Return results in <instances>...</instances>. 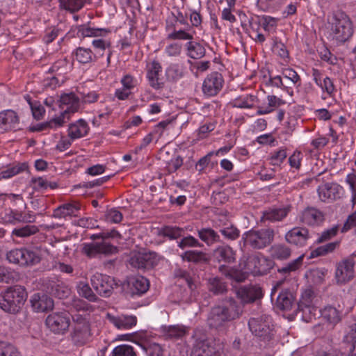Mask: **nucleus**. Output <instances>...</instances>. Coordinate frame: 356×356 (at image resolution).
<instances>
[{
	"instance_id": "1",
	"label": "nucleus",
	"mask_w": 356,
	"mask_h": 356,
	"mask_svg": "<svg viewBox=\"0 0 356 356\" xmlns=\"http://www.w3.org/2000/svg\"><path fill=\"white\" fill-rule=\"evenodd\" d=\"M241 313L236 301L230 298L225 300L222 305L211 309L207 318V324L211 328L219 330L226 322L238 318Z\"/></svg>"
},
{
	"instance_id": "2",
	"label": "nucleus",
	"mask_w": 356,
	"mask_h": 356,
	"mask_svg": "<svg viewBox=\"0 0 356 356\" xmlns=\"http://www.w3.org/2000/svg\"><path fill=\"white\" fill-rule=\"evenodd\" d=\"M27 299L26 289L20 285L8 287L0 293V308L6 312L16 314Z\"/></svg>"
},
{
	"instance_id": "3",
	"label": "nucleus",
	"mask_w": 356,
	"mask_h": 356,
	"mask_svg": "<svg viewBox=\"0 0 356 356\" xmlns=\"http://www.w3.org/2000/svg\"><path fill=\"white\" fill-rule=\"evenodd\" d=\"M199 330L195 331L191 356H220L224 348L222 342L202 336Z\"/></svg>"
},
{
	"instance_id": "4",
	"label": "nucleus",
	"mask_w": 356,
	"mask_h": 356,
	"mask_svg": "<svg viewBox=\"0 0 356 356\" xmlns=\"http://www.w3.org/2000/svg\"><path fill=\"white\" fill-rule=\"evenodd\" d=\"M275 232L270 228L251 229L243 234L244 246L260 250L270 245L274 240Z\"/></svg>"
},
{
	"instance_id": "5",
	"label": "nucleus",
	"mask_w": 356,
	"mask_h": 356,
	"mask_svg": "<svg viewBox=\"0 0 356 356\" xmlns=\"http://www.w3.org/2000/svg\"><path fill=\"white\" fill-rule=\"evenodd\" d=\"M332 31L334 39L339 43L348 40L353 33L352 22L343 11H337L333 16Z\"/></svg>"
},
{
	"instance_id": "6",
	"label": "nucleus",
	"mask_w": 356,
	"mask_h": 356,
	"mask_svg": "<svg viewBox=\"0 0 356 356\" xmlns=\"http://www.w3.org/2000/svg\"><path fill=\"white\" fill-rule=\"evenodd\" d=\"M248 326L252 333L261 340L269 341L274 336L272 319L268 315H261L250 318Z\"/></svg>"
},
{
	"instance_id": "7",
	"label": "nucleus",
	"mask_w": 356,
	"mask_h": 356,
	"mask_svg": "<svg viewBox=\"0 0 356 356\" xmlns=\"http://www.w3.org/2000/svg\"><path fill=\"white\" fill-rule=\"evenodd\" d=\"M74 326L71 333L72 341L76 346L88 343L91 338L90 326L88 321L80 314L73 316Z\"/></svg>"
},
{
	"instance_id": "8",
	"label": "nucleus",
	"mask_w": 356,
	"mask_h": 356,
	"mask_svg": "<svg viewBox=\"0 0 356 356\" xmlns=\"http://www.w3.org/2000/svg\"><path fill=\"white\" fill-rule=\"evenodd\" d=\"M355 261L353 256L343 259L336 264L334 279L338 285L350 282L355 277Z\"/></svg>"
},
{
	"instance_id": "9",
	"label": "nucleus",
	"mask_w": 356,
	"mask_h": 356,
	"mask_svg": "<svg viewBox=\"0 0 356 356\" xmlns=\"http://www.w3.org/2000/svg\"><path fill=\"white\" fill-rule=\"evenodd\" d=\"M6 259L10 263L20 266L34 265L40 261V257L34 251L26 248H15L6 254Z\"/></svg>"
},
{
	"instance_id": "10",
	"label": "nucleus",
	"mask_w": 356,
	"mask_h": 356,
	"mask_svg": "<svg viewBox=\"0 0 356 356\" xmlns=\"http://www.w3.org/2000/svg\"><path fill=\"white\" fill-rule=\"evenodd\" d=\"M90 283L96 292L105 298L112 294L114 286L116 285L113 277L99 273H96L91 277Z\"/></svg>"
},
{
	"instance_id": "11",
	"label": "nucleus",
	"mask_w": 356,
	"mask_h": 356,
	"mask_svg": "<svg viewBox=\"0 0 356 356\" xmlns=\"http://www.w3.org/2000/svg\"><path fill=\"white\" fill-rule=\"evenodd\" d=\"M46 325L47 327L56 334H63L67 330L70 326V318L64 313H52L46 318Z\"/></svg>"
},
{
	"instance_id": "12",
	"label": "nucleus",
	"mask_w": 356,
	"mask_h": 356,
	"mask_svg": "<svg viewBox=\"0 0 356 356\" xmlns=\"http://www.w3.org/2000/svg\"><path fill=\"white\" fill-rule=\"evenodd\" d=\"M224 79L221 74L213 72L207 76L202 83V92L204 95L213 97L222 88Z\"/></svg>"
},
{
	"instance_id": "13",
	"label": "nucleus",
	"mask_w": 356,
	"mask_h": 356,
	"mask_svg": "<svg viewBox=\"0 0 356 356\" xmlns=\"http://www.w3.org/2000/svg\"><path fill=\"white\" fill-rule=\"evenodd\" d=\"M156 263V254L152 252L134 253L129 259V264L138 269H150Z\"/></svg>"
},
{
	"instance_id": "14",
	"label": "nucleus",
	"mask_w": 356,
	"mask_h": 356,
	"mask_svg": "<svg viewBox=\"0 0 356 356\" xmlns=\"http://www.w3.org/2000/svg\"><path fill=\"white\" fill-rule=\"evenodd\" d=\"M343 191V187L335 183H327L318 188L319 198L323 202H332L339 199Z\"/></svg>"
},
{
	"instance_id": "15",
	"label": "nucleus",
	"mask_w": 356,
	"mask_h": 356,
	"mask_svg": "<svg viewBox=\"0 0 356 356\" xmlns=\"http://www.w3.org/2000/svg\"><path fill=\"white\" fill-rule=\"evenodd\" d=\"M269 260L262 255L248 257L243 268L255 274H264L270 268Z\"/></svg>"
},
{
	"instance_id": "16",
	"label": "nucleus",
	"mask_w": 356,
	"mask_h": 356,
	"mask_svg": "<svg viewBox=\"0 0 356 356\" xmlns=\"http://www.w3.org/2000/svg\"><path fill=\"white\" fill-rule=\"evenodd\" d=\"M32 309L35 312H47L54 306L53 299L44 293H36L30 298Z\"/></svg>"
},
{
	"instance_id": "17",
	"label": "nucleus",
	"mask_w": 356,
	"mask_h": 356,
	"mask_svg": "<svg viewBox=\"0 0 356 356\" xmlns=\"http://www.w3.org/2000/svg\"><path fill=\"white\" fill-rule=\"evenodd\" d=\"M161 65L157 61L154 60L148 66L147 78L149 86L154 89L159 90L164 87L165 79L161 76Z\"/></svg>"
},
{
	"instance_id": "18",
	"label": "nucleus",
	"mask_w": 356,
	"mask_h": 356,
	"mask_svg": "<svg viewBox=\"0 0 356 356\" xmlns=\"http://www.w3.org/2000/svg\"><path fill=\"white\" fill-rule=\"evenodd\" d=\"M19 118L17 113L11 109L0 112V129L4 131L19 129Z\"/></svg>"
},
{
	"instance_id": "19",
	"label": "nucleus",
	"mask_w": 356,
	"mask_h": 356,
	"mask_svg": "<svg viewBox=\"0 0 356 356\" xmlns=\"http://www.w3.org/2000/svg\"><path fill=\"white\" fill-rule=\"evenodd\" d=\"M237 296L243 303L253 302L263 296L262 289L259 286H248L239 288Z\"/></svg>"
},
{
	"instance_id": "20",
	"label": "nucleus",
	"mask_w": 356,
	"mask_h": 356,
	"mask_svg": "<svg viewBox=\"0 0 356 356\" xmlns=\"http://www.w3.org/2000/svg\"><path fill=\"white\" fill-rule=\"evenodd\" d=\"M309 232L305 227H294L285 235L286 241L297 246H304L309 238Z\"/></svg>"
},
{
	"instance_id": "21",
	"label": "nucleus",
	"mask_w": 356,
	"mask_h": 356,
	"mask_svg": "<svg viewBox=\"0 0 356 356\" xmlns=\"http://www.w3.org/2000/svg\"><path fill=\"white\" fill-rule=\"evenodd\" d=\"M106 318L115 327L120 330H129L134 327L137 323V318L134 315L114 316L108 313Z\"/></svg>"
},
{
	"instance_id": "22",
	"label": "nucleus",
	"mask_w": 356,
	"mask_h": 356,
	"mask_svg": "<svg viewBox=\"0 0 356 356\" xmlns=\"http://www.w3.org/2000/svg\"><path fill=\"white\" fill-rule=\"evenodd\" d=\"M60 107L62 109H64V106H65V109L60 114H64V118L66 115L70 113H75L76 112L80 106V99L74 92L70 93H64L60 97Z\"/></svg>"
},
{
	"instance_id": "23",
	"label": "nucleus",
	"mask_w": 356,
	"mask_h": 356,
	"mask_svg": "<svg viewBox=\"0 0 356 356\" xmlns=\"http://www.w3.org/2000/svg\"><path fill=\"white\" fill-rule=\"evenodd\" d=\"M3 220L6 223L16 225L17 223H31L35 220V216L31 213H22L10 210L5 213Z\"/></svg>"
},
{
	"instance_id": "24",
	"label": "nucleus",
	"mask_w": 356,
	"mask_h": 356,
	"mask_svg": "<svg viewBox=\"0 0 356 356\" xmlns=\"http://www.w3.org/2000/svg\"><path fill=\"white\" fill-rule=\"evenodd\" d=\"M215 259L218 262L231 264L236 260V252L232 247L228 245H220L216 247L213 252Z\"/></svg>"
},
{
	"instance_id": "25",
	"label": "nucleus",
	"mask_w": 356,
	"mask_h": 356,
	"mask_svg": "<svg viewBox=\"0 0 356 356\" xmlns=\"http://www.w3.org/2000/svg\"><path fill=\"white\" fill-rule=\"evenodd\" d=\"M300 220L305 225H316L323 220V213L313 207H308L302 211Z\"/></svg>"
},
{
	"instance_id": "26",
	"label": "nucleus",
	"mask_w": 356,
	"mask_h": 356,
	"mask_svg": "<svg viewBox=\"0 0 356 356\" xmlns=\"http://www.w3.org/2000/svg\"><path fill=\"white\" fill-rule=\"evenodd\" d=\"M128 286L132 295H141L149 289V281L143 276L131 277L128 281Z\"/></svg>"
},
{
	"instance_id": "27",
	"label": "nucleus",
	"mask_w": 356,
	"mask_h": 356,
	"mask_svg": "<svg viewBox=\"0 0 356 356\" xmlns=\"http://www.w3.org/2000/svg\"><path fill=\"white\" fill-rule=\"evenodd\" d=\"M289 211V207L269 209L263 212L261 220L264 222L280 221L288 215Z\"/></svg>"
},
{
	"instance_id": "28",
	"label": "nucleus",
	"mask_w": 356,
	"mask_h": 356,
	"mask_svg": "<svg viewBox=\"0 0 356 356\" xmlns=\"http://www.w3.org/2000/svg\"><path fill=\"white\" fill-rule=\"evenodd\" d=\"M89 130L88 123L83 119H80L71 124L68 128V136L75 140L85 136Z\"/></svg>"
},
{
	"instance_id": "29",
	"label": "nucleus",
	"mask_w": 356,
	"mask_h": 356,
	"mask_svg": "<svg viewBox=\"0 0 356 356\" xmlns=\"http://www.w3.org/2000/svg\"><path fill=\"white\" fill-rule=\"evenodd\" d=\"M80 209V204L77 202L64 204L54 211V217L58 218H65L70 216H76V213Z\"/></svg>"
},
{
	"instance_id": "30",
	"label": "nucleus",
	"mask_w": 356,
	"mask_h": 356,
	"mask_svg": "<svg viewBox=\"0 0 356 356\" xmlns=\"http://www.w3.org/2000/svg\"><path fill=\"white\" fill-rule=\"evenodd\" d=\"M322 318L333 328L341 321L339 312L334 307L326 306L320 310Z\"/></svg>"
},
{
	"instance_id": "31",
	"label": "nucleus",
	"mask_w": 356,
	"mask_h": 356,
	"mask_svg": "<svg viewBox=\"0 0 356 356\" xmlns=\"http://www.w3.org/2000/svg\"><path fill=\"white\" fill-rule=\"evenodd\" d=\"M186 55L193 59H200L205 56L206 50L202 44L194 41H188L186 44Z\"/></svg>"
},
{
	"instance_id": "32",
	"label": "nucleus",
	"mask_w": 356,
	"mask_h": 356,
	"mask_svg": "<svg viewBox=\"0 0 356 356\" xmlns=\"http://www.w3.org/2000/svg\"><path fill=\"white\" fill-rule=\"evenodd\" d=\"M65 121H64V114H63L51 119L49 122L31 126L29 127V130L32 132H35L41 131L47 128L56 129L58 127H62L65 124Z\"/></svg>"
},
{
	"instance_id": "33",
	"label": "nucleus",
	"mask_w": 356,
	"mask_h": 356,
	"mask_svg": "<svg viewBox=\"0 0 356 356\" xmlns=\"http://www.w3.org/2000/svg\"><path fill=\"white\" fill-rule=\"evenodd\" d=\"M293 301V296L289 291H282L276 298V306L281 310H289Z\"/></svg>"
},
{
	"instance_id": "34",
	"label": "nucleus",
	"mask_w": 356,
	"mask_h": 356,
	"mask_svg": "<svg viewBox=\"0 0 356 356\" xmlns=\"http://www.w3.org/2000/svg\"><path fill=\"white\" fill-rule=\"evenodd\" d=\"M162 332L165 338L177 339L183 337L186 334V328L183 325H170L162 327Z\"/></svg>"
},
{
	"instance_id": "35",
	"label": "nucleus",
	"mask_w": 356,
	"mask_h": 356,
	"mask_svg": "<svg viewBox=\"0 0 356 356\" xmlns=\"http://www.w3.org/2000/svg\"><path fill=\"white\" fill-rule=\"evenodd\" d=\"M268 105L260 106L257 111V115H265L271 113L275 108L284 104V102L275 95H268L267 97Z\"/></svg>"
},
{
	"instance_id": "36",
	"label": "nucleus",
	"mask_w": 356,
	"mask_h": 356,
	"mask_svg": "<svg viewBox=\"0 0 356 356\" xmlns=\"http://www.w3.org/2000/svg\"><path fill=\"white\" fill-rule=\"evenodd\" d=\"M110 32L106 29L91 28L86 25H81L78 27V34L82 37H98L104 36Z\"/></svg>"
},
{
	"instance_id": "37",
	"label": "nucleus",
	"mask_w": 356,
	"mask_h": 356,
	"mask_svg": "<svg viewBox=\"0 0 356 356\" xmlns=\"http://www.w3.org/2000/svg\"><path fill=\"white\" fill-rule=\"evenodd\" d=\"M197 232L200 238L208 245H211L220 241V236L211 228H202L199 229Z\"/></svg>"
},
{
	"instance_id": "38",
	"label": "nucleus",
	"mask_w": 356,
	"mask_h": 356,
	"mask_svg": "<svg viewBox=\"0 0 356 356\" xmlns=\"http://www.w3.org/2000/svg\"><path fill=\"white\" fill-rule=\"evenodd\" d=\"M181 257L184 261L195 264L207 261L206 253L197 250L186 251L181 254Z\"/></svg>"
},
{
	"instance_id": "39",
	"label": "nucleus",
	"mask_w": 356,
	"mask_h": 356,
	"mask_svg": "<svg viewBox=\"0 0 356 356\" xmlns=\"http://www.w3.org/2000/svg\"><path fill=\"white\" fill-rule=\"evenodd\" d=\"M91 0H59L61 8L71 13L80 10L86 3Z\"/></svg>"
},
{
	"instance_id": "40",
	"label": "nucleus",
	"mask_w": 356,
	"mask_h": 356,
	"mask_svg": "<svg viewBox=\"0 0 356 356\" xmlns=\"http://www.w3.org/2000/svg\"><path fill=\"white\" fill-rule=\"evenodd\" d=\"M271 255L274 259L285 260L289 258L291 254V249L283 244H275L270 248Z\"/></svg>"
},
{
	"instance_id": "41",
	"label": "nucleus",
	"mask_w": 356,
	"mask_h": 356,
	"mask_svg": "<svg viewBox=\"0 0 356 356\" xmlns=\"http://www.w3.org/2000/svg\"><path fill=\"white\" fill-rule=\"evenodd\" d=\"M76 60L83 64L89 63L96 59V56L91 49L84 47H78L75 50Z\"/></svg>"
},
{
	"instance_id": "42",
	"label": "nucleus",
	"mask_w": 356,
	"mask_h": 356,
	"mask_svg": "<svg viewBox=\"0 0 356 356\" xmlns=\"http://www.w3.org/2000/svg\"><path fill=\"white\" fill-rule=\"evenodd\" d=\"M319 312L320 310L312 305L298 307V313L301 314V317L305 322H309L312 319H315Z\"/></svg>"
},
{
	"instance_id": "43",
	"label": "nucleus",
	"mask_w": 356,
	"mask_h": 356,
	"mask_svg": "<svg viewBox=\"0 0 356 356\" xmlns=\"http://www.w3.org/2000/svg\"><path fill=\"white\" fill-rule=\"evenodd\" d=\"M76 290L79 295L90 302H97V296L94 293L92 289L88 283L79 282L76 286Z\"/></svg>"
},
{
	"instance_id": "44",
	"label": "nucleus",
	"mask_w": 356,
	"mask_h": 356,
	"mask_svg": "<svg viewBox=\"0 0 356 356\" xmlns=\"http://www.w3.org/2000/svg\"><path fill=\"white\" fill-rule=\"evenodd\" d=\"M208 284L209 290L215 295L223 294L227 291L225 283L218 277L209 279Z\"/></svg>"
},
{
	"instance_id": "45",
	"label": "nucleus",
	"mask_w": 356,
	"mask_h": 356,
	"mask_svg": "<svg viewBox=\"0 0 356 356\" xmlns=\"http://www.w3.org/2000/svg\"><path fill=\"white\" fill-rule=\"evenodd\" d=\"M339 243L338 241H334L319 246L311 252L310 257L314 258L326 255L328 253L332 252L339 246Z\"/></svg>"
},
{
	"instance_id": "46",
	"label": "nucleus",
	"mask_w": 356,
	"mask_h": 356,
	"mask_svg": "<svg viewBox=\"0 0 356 356\" xmlns=\"http://www.w3.org/2000/svg\"><path fill=\"white\" fill-rule=\"evenodd\" d=\"M39 232V229L35 225H26L22 227L15 228L12 231V236L17 237L26 238L29 237Z\"/></svg>"
},
{
	"instance_id": "47",
	"label": "nucleus",
	"mask_w": 356,
	"mask_h": 356,
	"mask_svg": "<svg viewBox=\"0 0 356 356\" xmlns=\"http://www.w3.org/2000/svg\"><path fill=\"white\" fill-rule=\"evenodd\" d=\"M184 74V68L179 65H172L169 66L165 71L167 79L172 82H175L181 79Z\"/></svg>"
},
{
	"instance_id": "48",
	"label": "nucleus",
	"mask_w": 356,
	"mask_h": 356,
	"mask_svg": "<svg viewBox=\"0 0 356 356\" xmlns=\"http://www.w3.org/2000/svg\"><path fill=\"white\" fill-rule=\"evenodd\" d=\"M303 258H304V255L303 254L300 255L297 259L289 262L284 266L279 268L278 272L282 274L286 275V274L291 273V272H294V271L297 270L302 265Z\"/></svg>"
},
{
	"instance_id": "49",
	"label": "nucleus",
	"mask_w": 356,
	"mask_h": 356,
	"mask_svg": "<svg viewBox=\"0 0 356 356\" xmlns=\"http://www.w3.org/2000/svg\"><path fill=\"white\" fill-rule=\"evenodd\" d=\"M28 165L26 163H18L15 166L8 168L7 170H3L0 175L2 178L8 179L14 175H16L26 170Z\"/></svg>"
},
{
	"instance_id": "50",
	"label": "nucleus",
	"mask_w": 356,
	"mask_h": 356,
	"mask_svg": "<svg viewBox=\"0 0 356 356\" xmlns=\"http://www.w3.org/2000/svg\"><path fill=\"white\" fill-rule=\"evenodd\" d=\"M28 165L26 163H18L15 166L8 168L7 170H3L0 175L2 178L8 179L14 175H16L26 170Z\"/></svg>"
},
{
	"instance_id": "51",
	"label": "nucleus",
	"mask_w": 356,
	"mask_h": 356,
	"mask_svg": "<svg viewBox=\"0 0 356 356\" xmlns=\"http://www.w3.org/2000/svg\"><path fill=\"white\" fill-rule=\"evenodd\" d=\"M345 341L350 344V356H356V324L350 326L349 332L345 336Z\"/></svg>"
},
{
	"instance_id": "52",
	"label": "nucleus",
	"mask_w": 356,
	"mask_h": 356,
	"mask_svg": "<svg viewBox=\"0 0 356 356\" xmlns=\"http://www.w3.org/2000/svg\"><path fill=\"white\" fill-rule=\"evenodd\" d=\"M193 33L190 31V29H180L174 30L168 36V39L170 40H189L191 41L193 39Z\"/></svg>"
},
{
	"instance_id": "53",
	"label": "nucleus",
	"mask_w": 356,
	"mask_h": 356,
	"mask_svg": "<svg viewBox=\"0 0 356 356\" xmlns=\"http://www.w3.org/2000/svg\"><path fill=\"white\" fill-rule=\"evenodd\" d=\"M184 230L178 227L165 226L161 230V234L170 239H176L183 235Z\"/></svg>"
},
{
	"instance_id": "54",
	"label": "nucleus",
	"mask_w": 356,
	"mask_h": 356,
	"mask_svg": "<svg viewBox=\"0 0 356 356\" xmlns=\"http://www.w3.org/2000/svg\"><path fill=\"white\" fill-rule=\"evenodd\" d=\"M112 356H136V354L131 346L122 344L113 350Z\"/></svg>"
},
{
	"instance_id": "55",
	"label": "nucleus",
	"mask_w": 356,
	"mask_h": 356,
	"mask_svg": "<svg viewBox=\"0 0 356 356\" xmlns=\"http://www.w3.org/2000/svg\"><path fill=\"white\" fill-rule=\"evenodd\" d=\"M256 97L254 95H246L234 100V106L241 108H250L254 105Z\"/></svg>"
},
{
	"instance_id": "56",
	"label": "nucleus",
	"mask_w": 356,
	"mask_h": 356,
	"mask_svg": "<svg viewBox=\"0 0 356 356\" xmlns=\"http://www.w3.org/2000/svg\"><path fill=\"white\" fill-rule=\"evenodd\" d=\"M260 24L266 31L272 32L276 29L277 19L270 16L264 15L261 18Z\"/></svg>"
},
{
	"instance_id": "57",
	"label": "nucleus",
	"mask_w": 356,
	"mask_h": 356,
	"mask_svg": "<svg viewBox=\"0 0 356 356\" xmlns=\"http://www.w3.org/2000/svg\"><path fill=\"white\" fill-rule=\"evenodd\" d=\"M82 252L89 258L95 257L99 253L98 242L84 243Z\"/></svg>"
},
{
	"instance_id": "58",
	"label": "nucleus",
	"mask_w": 356,
	"mask_h": 356,
	"mask_svg": "<svg viewBox=\"0 0 356 356\" xmlns=\"http://www.w3.org/2000/svg\"><path fill=\"white\" fill-rule=\"evenodd\" d=\"M178 246L181 248L184 249L186 248H193V247H199L201 248L203 246V245L199 242L197 239L194 238L192 236H188L186 237H184L179 243Z\"/></svg>"
},
{
	"instance_id": "59",
	"label": "nucleus",
	"mask_w": 356,
	"mask_h": 356,
	"mask_svg": "<svg viewBox=\"0 0 356 356\" xmlns=\"http://www.w3.org/2000/svg\"><path fill=\"white\" fill-rule=\"evenodd\" d=\"M287 154L285 148L275 152L270 157V163L273 165H280L286 158Z\"/></svg>"
},
{
	"instance_id": "60",
	"label": "nucleus",
	"mask_w": 356,
	"mask_h": 356,
	"mask_svg": "<svg viewBox=\"0 0 356 356\" xmlns=\"http://www.w3.org/2000/svg\"><path fill=\"white\" fill-rule=\"evenodd\" d=\"M98 245L99 253L106 256L115 254L118 251L116 246H114L106 241L98 242Z\"/></svg>"
},
{
	"instance_id": "61",
	"label": "nucleus",
	"mask_w": 356,
	"mask_h": 356,
	"mask_svg": "<svg viewBox=\"0 0 356 356\" xmlns=\"http://www.w3.org/2000/svg\"><path fill=\"white\" fill-rule=\"evenodd\" d=\"M0 356H21L17 349L11 344L0 343Z\"/></svg>"
},
{
	"instance_id": "62",
	"label": "nucleus",
	"mask_w": 356,
	"mask_h": 356,
	"mask_svg": "<svg viewBox=\"0 0 356 356\" xmlns=\"http://www.w3.org/2000/svg\"><path fill=\"white\" fill-rule=\"evenodd\" d=\"M122 213L116 209H109L105 214V220L112 223H119L122 221Z\"/></svg>"
},
{
	"instance_id": "63",
	"label": "nucleus",
	"mask_w": 356,
	"mask_h": 356,
	"mask_svg": "<svg viewBox=\"0 0 356 356\" xmlns=\"http://www.w3.org/2000/svg\"><path fill=\"white\" fill-rule=\"evenodd\" d=\"M70 68L69 62L67 58H63L56 61L52 67V72H57L59 74L66 73L67 70Z\"/></svg>"
},
{
	"instance_id": "64",
	"label": "nucleus",
	"mask_w": 356,
	"mask_h": 356,
	"mask_svg": "<svg viewBox=\"0 0 356 356\" xmlns=\"http://www.w3.org/2000/svg\"><path fill=\"white\" fill-rule=\"evenodd\" d=\"M282 74L284 78L289 79L294 86L298 85V86H299L300 85V77L293 69H284L282 71Z\"/></svg>"
}]
</instances>
